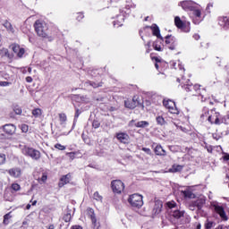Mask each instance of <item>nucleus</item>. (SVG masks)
<instances>
[{
    "label": "nucleus",
    "instance_id": "obj_1",
    "mask_svg": "<svg viewBox=\"0 0 229 229\" xmlns=\"http://www.w3.org/2000/svg\"><path fill=\"white\" fill-rule=\"evenodd\" d=\"M186 92H191V96H201V89H200V85L199 84H190L189 83V80L185 81V79H183V77L181 80Z\"/></svg>",
    "mask_w": 229,
    "mask_h": 229
},
{
    "label": "nucleus",
    "instance_id": "obj_2",
    "mask_svg": "<svg viewBox=\"0 0 229 229\" xmlns=\"http://www.w3.org/2000/svg\"><path fill=\"white\" fill-rule=\"evenodd\" d=\"M34 28H35V31L38 35V37L47 38V30H49V27H47V24L45 21H42L40 20L36 21V22L34 24Z\"/></svg>",
    "mask_w": 229,
    "mask_h": 229
},
{
    "label": "nucleus",
    "instance_id": "obj_3",
    "mask_svg": "<svg viewBox=\"0 0 229 229\" xmlns=\"http://www.w3.org/2000/svg\"><path fill=\"white\" fill-rule=\"evenodd\" d=\"M128 203L134 208H140L144 205V200L142 199V195L134 193L131 195L128 199Z\"/></svg>",
    "mask_w": 229,
    "mask_h": 229
},
{
    "label": "nucleus",
    "instance_id": "obj_4",
    "mask_svg": "<svg viewBox=\"0 0 229 229\" xmlns=\"http://www.w3.org/2000/svg\"><path fill=\"white\" fill-rule=\"evenodd\" d=\"M21 152L25 157H30L33 160H39L40 159V151L33 148H29L27 146H24L21 148Z\"/></svg>",
    "mask_w": 229,
    "mask_h": 229
},
{
    "label": "nucleus",
    "instance_id": "obj_5",
    "mask_svg": "<svg viewBox=\"0 0 229 229\" xmlns=\"http://www.w3.org/2000/svg\"><path fill=\"white\" fill-rule=\"evenodd\" d=\"M208 123L210 124H223L225 123V118L221 116V114L216 112L214 109L210 110V114L208 116Z\"/></svg>",
    "mask_w": 229,
    "mask_h": 229
},
{
    "label": "nucleus",
    "instance_id": "obj_6",
    "mask_svg": "<svg viewBox=\"0 0 229 229\" xmlns=\"http://www.w3.org/2000/svg\"><path fill=\"white\" fill-rule=\"evenodd\" d=\"M211 208H213L216 214H218L223 221H228V216H226V212L225 211V208H223V206H220L217 202H213L211 203Z\"/></svg>",
    "mask_w": 229,
    "mask_h": 229
},
{
    "label": "nucleus",
    "instance_id": "obj_7",
    "mask_svg": "<svg viewBox=\"0 0 229 229\" xmlns=\"http://www.w3.org/2000/svg\"><path fill=\"white\" fill-rule=\"evenodd\" d=\"M174 24L178 30L184 31V33H189V31H191V22H183L179 16L174 18Z\"/></svg>",
    "mask_w": 229,
    "mask_h": 229
},
{
    "label": "nucleus",
    "instance_id": "obj_8",
    "mask_svg": "<svg viewBox=\"0 0 229 229\" xmlns=\"http://www.w3.org/2000/svg\"><path fill=\"white\" fill-rule=\"evenodd\" d=\"M111 188L114 194H121L124 191V182L121 180H114L111 182Z\"/></svg>",
    "mask_w": 229,
    "mask_h": 229
},
{
    "label": "nucleus",
    "instance_id": "obj_9",
    "mask_svg": "<svg viewBox=\"0 0 229 229\" xmlns=\"http://www.w3.org/2000/svg\"><path fill=\"white\" fill-rule=\"evenodd\" d=\"M165 43L166 47H168V49L171 51H174V49H176V46H178V40L176 38H174V36L172 35H167L165 38Z\"/></svg>",
    "mask_w": 229,
    "mask_h": 229
},
{
    "label": "nucleus",
    "instance_id": "obj_10",
    "mask_svg": "<svg viewBox=\"0 0 229 229\" xmlns=\"http://www.w3.org/2000/svg\"><path fill=\"white\" fill-rule=\"evenodd\" d=\"M179 6H182L186 12H192L198 6V4L192 0H184L180 2Z\"/></svg>",
    "mask_w": 229,
    "mask_h": 229
},
{
    "label": "nucleus",
    "instance_id": "obj_11",
    "mask_svg": "<svg viewBox=\"0 0 229 229\" xmlns=\"http://www.w3.org/2000/svg\"><path fill=\"white\" fill-rule=\"evenodd\" d=\"M87 214L89 219H91L93 229H99L101 225H99V222H98V219L96 218V213H94V209L91 208H88Z\"/></svg>",
    "mask_w": 229,
    "mask_h": 229
},
{
    "label": "nucleus",
    "instance_id": "obj_12",
    "mask_svg": "<svg viewBox=\"0 0 229 229\" xmlns=\"http://www.w3.org/2000/svg\"><path fill=\"white\" fill-rule=\"evenodd\" d=\"M164 106L167 108V110L170 112V114H180V111H178V108L176 107V104L173 100H164L163 101Z\"/></svg>",
    "mask_w": 229,
    "mask_h": 229
},
{
    "label": "nucleus",
    "instance_id": "obj_13",
    "mask_svg": "<svg viewBox=\"0 0 229 229\" xmlns=\"http://www.w3.org/2000/svg\"><path fill=\"white\" fill-rule=\"evenodd\" d=\"M191 17L195 24H199V22L203 21V17H201V9L197 6L191 11Z\"/></svg>",
    "mask_w": 229,
    "mask_h": 229
},
{
    "label": "nucleus",
    "instance_id": "obj_14",
    "mask_svg": "<svg viewBox=\"0 0 229 229\" xmlns=\"http://www.w3.org/2000/svg\"><path fill=\"white\" fill-rule=\"evenodd\" d=\"M217 21L218 26H220L224 31H229V16H219Z\"/></svg>",
    "mask_w": 229,
    "mask_h": 229
},
{
    "label": "nucleus",
    "instance_id": "obj_15",
    "mask_svg": "<svg viewBox=\"0 0 229 229\" xmlns=\"http://www.w3.org/2000/svg\"><path fill=\"white\" fill-rule=\"evenodd\" d=\"M115 138L121 144H130V135L126 132H116Z\"/></svg>",
    "mask_w": 229,
    "mask_h": 229
},
{
    "label": "nucleus",
    "instance_id": "obj_16",
    "mask_svg": "<svg viewBox=\"0 0 229 229\" xmlns=\"http://www.w3.org/2000/svg\"><path fill=\"white\" fill-rule=\"evenodd\" d=\"M11 47L13 53H15V55H17L19 58H22L25 53L24 48H21V46H19L18 44H13Z\"/></svg>",
    "mask_w": 229,
    "mask_h": 229
},
{
    "label": "nucleus",
    "instance_id": "obj_17",
    "mask_svg": "<svg viewBox=\"0 0 229 229\" xmlns=\"http://www.w3.org/2000/svg\"><path fill=\"white\" fill-rule=\"evenodd\" d=\"M8 174H10L13 178H21V174L22 172L20 167L11 168L7 171Z\"/></svg>",
    "mask_w": 229,
    "mask_h": 229
},
{
    "label": "nucleus",
    "instance_id": "obj_18",
    "mask_svg": "<svg viewBox=\"0 0 229 229\" xmlns=\"http://www.w3.org/2000/svg\"><path fill=\"white\" fill-rule=\"evenodd\" d=\"M3 130L7 135H13L15 133V130H17V127L12 123H7L3 126Z\"/></svg>",
    "mask_w": 229,
    "mask_h": 229
},
{
    "label": "nucleus",
    "instance_id": "obj_19",
    "mask_svg": "<svg viewBox=\"0 0 229 229\" xmlns=\"http://www.w3.org/2000/svg\"><path fill=\"white\" fill-rule=\"evenodd\" d=\"M169 214L171 217H174V219H182L183 216H185V211H180L179 209H174L169 211Z\"/></svg>",
    "mask_w": 229,
    "mask_h": 229
},
{
    "label": "nucleus",
    "instance_id": "obj_20",
    "mask_svg": "<svg viewBox=\"0 0 229 229\" xmlns=\"http://www.w3.org/2000/svg\"><path fill=\"white\" fill-rule=\"evenodd\" d=\"M150 29L152 30V33H153L154 37L160 38V40H162V42H164V38L162 37V35H160V28H158V25L152 24Z\"/></svg>",
    "mask_w": 229,
    "mask_h": 229
},
{
    "label": "nucleus",
    "instance_id": "obj_21",
    "mask_svg": "<svg viewBox=\"0 0 229 229\" xmlns=\"http://www.w3.org/2000/svg\"><path fill=\"white\" fill-rule=\"evenodd\" d=\"M162 207H164V205L162 204V201L156 200L155 206L153 208V214H155V216L160 214L162 212Z\"/></svg>",
    "mask_w": 229,
    "mask_h": 229
},
{
    "label": "nucleus",
    "instance_id": "obj_22",
    "mask_svg": "<svg viewBox=\"0 0 229 229\" xmlns=\"http://www.w3.org/2000/svg\"><path fill=\"white\" fill-rule=\"evenodd\" d=\"M179 192H181V196H182V198H194V193H192V191L189 190V188H185L184 190H179Z\"/></svg>",
    "mask_w": 229,
    "mask_h": 229
},
{
    "label": "nucleus",
    "instance_id": "obj_23",
    "mask_svg": "<svg viewBox=\"0 0 229 229\" xmlns=\"http://www.w3.org/2000/svg\"><path fill=\"white\" fill-rule=\"evenodd\" d=\"M70 182H71V174H68L66 175H64L60 179L58 185L60 188H62V187H64V185H67V183H69Z\"/></svg>",
    "mask_w": 229,
    "mask_h": 229
},
{
    "label": "nucleus",
    "instance_id": "obj_24",
    "mask_svg": "<svg viewBox=\"0 0 229 229\" xmlns=\"http://www.w3.org/2000/svg\"><path fill=\"white\" fill-rule=\"evenodd\" d=\"M154 152L157 157H165L166 152L165 150L162 148V145H157L156 148H154Z\"/></svg>",
    "mask_w": 229,
    "mask_h": 229
},
{
    "label": "nucleus",
    "instance_id": "obj_25",
    "mask_svg": "<svg viewBox=\"0 0 229 229\" xmlns=\"http://www.w3.org/2000/svg\"><path fill=\"white\" fill-rule=\"evenodd\" d=\"M3 26L6 29V30L8 31V33H15V29L13 28V26L12 25V23L8 21H5L3 24Z\"/></svg>",
    "mask_w": 229,
    "mask_h": 229
},
{
    "label": "nucleus",
    "instance_id": "obj_26",
    "mask_svg": "<svg viewBox=\"0 0 229 229\" xmlns=\"http://www.w3.org/2000/svg\"><path fill=\"white\" fill-rule=\"evenodd\" d=\"M208 117H210V110L205 107L200 114V119H202V121H208Z\"/></svg>",
    "mask_w": 229,
    "mask_h": 229
},
{
    "label": "nucleus",
    "instance_id": "obj_27",
    "mask_svg": "<svg viewBox=\"0 0 229 229\" xmlns=\"http://www.w3.org/2000/svg\"><path fill=\"white\" fill-rule=\"evenodd\" d=\"M86 87H92L93 89H98V87H103V82H95L92 81H88L85 82Z\"/></svg>",
    "mask_w": 229,
    "mask_h": 229
},
{
    "label": "nucleus",
    "instance_id": "obj_28",
    "mask_svg": "<svg viewBox=\"0 0 229 229\" xmlns=\"http://www.w3.org/2000/svg\"><path fill=\"white\" fill-rule=\"evenodd\" d=\"M183 166L180 165H174L170 169V173H180V171H182Z\"/></svg>",
    "mask_w": 229,
    "mask_h": 229
},
{
    "label": "nucleus",
    "instance_id": "obj_29",
    "mask_svg": "<svg viewBox=\"0 0 229 229\" xmlns=\"http://www.w3.org/2000/svg\"><path fill=\"white\" fill-rule=\"evenodd\" d=\"M195 207H197L198 210H201V208H203V205H205V199H197L194 202Z\"/></svg>",
    "mask_w": 229,
    "mask_h": 229
},
{
    "label": "nucleus",
    "instance_id": "obj_30",
    "mask_svg": "<svg viewBox=\"0 0 229 229\" xmlns=\"http://www.w3.org/2000/svg\"><path fill=\"white\" fill-rule=\"evenodd\" d=\"M124 105L126 108H131V110H133V108L137 106L135 102H133L132 100H125Z\"/></svg>",
    "mask_w": 229,
    "mask_h": 229
},
{
    "label": "nucleus",
    "instance_id": "obj_31",
    "mask_svg": "<svg viewBox=\"0 0 229 229\" xmlns=\"http://www.w3.org/2000/svg\"><path fill=\"white\" fill-rule=\"evenodd\" d=\"M166 207L168 208V210H170L169 212H171V210H176V202L174 200L168 201Z\"/></svg>",
    "mask_w": 229,
    "mask_h": 229
},
{
    "label": "nucleus",
    "instance_id": "obj_32",
    "mask_svg": "<svg viewBox=\"0 0 229 229\" xmlns=\"http://www.w3.org/2000/svg\"><path fill=\"white\" fill-rule=\"evenodd\" d=\"M136 128H148V126H149V123L146 122V121H140V122H137L135 123Z\"/></svg>",
    "mask_w": 229,
    "mask_h": 229
},
{
    "label": "nucleus",
    "instance_id": "obj_33",
    "mask_svg": "<svg viewBox=\"0 0 229 229\" xmlns=\"http://www.w3.org/2000/svg\"><path fill=\"white\" fill-rule=\"evenodd\" d=\"M161 43H159L158 41H156L153 43V48L155 49V51H164V47H162V45H160Z\"/></svg>",
    "mask_w": 229,
    "mask_h": 229
},
{
    "label": "nucleus",
    "instance_id": "obj_34",
    "mask_svg": "<svg viewBox=\"0 0 229 229\" xmlns=\"http://www.w3.org/2000/svg\"><path fill=\"white\" fill-rule=\"evenodd\" d=\"M156 121L159 126H164V124H166L165 119H164L162 116H157Z\"/></svg>",
    "mask_w": 229,
    "mask_h": 229
},
{
    "label": "nucleus",
    "instance_id": "obj_35",
    "mask_svg": "<svg viewBox=\"0 0 229 229\" xmlns=\"http://www.w3.org/2000/svg\"><path fill=\"white\" fill-rule=\"evenodd\" d=\"M32 115H34V117H40L42 115V109L36 108L32 110Z\"/></svg>",
    "mask_w": 229,
    "mask_h": 229
},
{
    "label": "nucleus",
    "instance_id": "obj_36",
    "mask_svg": "<svg viewBox=\"0 0 229 229\" xmlns=\"http://www.w3.org/2000/svg\"><path fill=\"white\" fill-rule=\"evenodd\" d=\"M215 225H216V223H214L213 221H208V219H207V222L205 224L206 229H212L214 228Z\"/></svg>",
    "mask_w": 229,
    "mask_h": 229
},
{
    "label": "nucleus",
    "instance_id": "obj_37",
    "mask_svg": "<svg viewBox=\"0 0 229 229\" xmlns=\"http://www.w3.org/2000/svg\"><path fill=\"white\" fill-rule=\"evenodd\" d=\"M93 199H96V201H103V196H101L98 191L93 194Z\"/></svg>",
    "mask_w": 229,
    "mask_h": 229
},
{
    "label": "nucleus",
    "instance_id": "obj_38",
    "mask_svg": "<svg viewBox=\"0 0 229 229\" xmlns=\"http://www.w3.org/2000/svg\"><path fill=\"white\" fill-rule=\"evenodd\" d=\"M13 112L16 114V115H21V114H22V109L19 106H14Z\"/></svg>",
    "mask_w": 229,
    "mask_h": 229
},
{
    "label": "nucleus",
    "instance_id": "obj_39",
    "mask_svg": "<svg viewBox=\"0 0 229 229\" xmlns=\"http://www.w3.org/2000/svg\"><path fill=\"white\" fill-rule=\"evenodd\" d=\"M11 189L14 191V192H18V191L21 190V185L19 183H13Z\"/></svg>",
    "mask_w": 229,
    "mask_h": 229
},
{
    "label": "nucleus",
    "instance_id": "obj_40",
    "mask_svg": "<svg viewBox=\"0 0 229 229\" xmlns=\"http://www.w3.org/2000/svg\"><path fill=\"white\" fill-rule=\"evenodd\" d=\"M12 218V216H10V213H7L4 216V225H8V221Z\"/></svg>",
    "mask_w": 229,
    "mask_h": 229
},
{
    "label": "nucleus",
    "instance_id": "obj_41",
    "mask_svg": "<svg viewBox=\"0 0 229 229\" xmlns=\"http://www.w3.org/2000/svg\"><path fill=\"white\" fill-rule=\"evenodd\" d=\"M39 183H46L47 182V174H43L41 178L38 179Z\"/></svg>",
    "mask_w": 229,
    "mask_h": 229
},
{
    "label": "nucleus",
    "instance_id": "obj_42",
    "mask_svg": "<svg viewBox=\"0 0 229 229\" xmlns=\"http://www.w3.org/2000/svg\"><path fill=\"white\" fill-rule=\"evenodd\" d=\"M6 163V155L0 154V165H3Z\"/></svg>",
    "mask_w": 229,
    "mask_h": 229
},
{
    "label": "nucleus",
    "instance_id": "obj_43",
    "mask_svg": "<svg viewBox=\"0 0 229 229\" xmlns=\"http://www.w3.org/2000/svg\"><path fill=\"white\" fill-rule=\"evenodd\" d=\"M55 149H59V151H64V149H65V146H64L60 143L55 144Z\"/></svg>",
    "mask_w": 229,
    "mask_h": 229
},
{
    "label": "nucleus",
    "instance_id": "obj_44",
    "mask_svg": "<svg viewBox=\"0 0 229 229\" xmlns=\"http://www.w3.org/2000/svg\"><path fill=\"white\" fill-rule=\"evenodd\" d=\"M59 119H60L61 123H65V121H67V115H65V114H60Z\"/></svg>",
    "mask_w": 229,
    "mask_h": 229
},
{
    "label": "nucleus",
    "instance_id": "obj_45",
    "mask_svg": "<svg viewBox=\"0 0 229 229\" xmlns=\"http://www.w3.org/2000/svg\"><path fill=\"white\" fill-rule=\"evenodd\" d=\"M92 126H93V128H95V130H97V128H99V126H101V123H99V122L98 120H95L92 123Z\"/></svg>",
    "mask_w": 229,
    "mask_h": 229
},
{
    "label": "nucleus",
    "instance_id": "obj_46",
    "mask_svg": "<svg viewBox=\"0 0 229 229\" xmlns=\"http://www.w3.org/2000/svg\"><path fill=\"white\" fill-rule=\"evenodd\" d=\"M64 221H65V223H69V221H71V214L70 213H67L66 215H64Z\"/></svg>",
    "mask_w": 229,
    "mask_h": 229
},
{
    "label": "nucleus",
    "instance_id": "obj_47",
    "mask_svg": "<svg viewBox=\"0 0 229 229\" xmlns=\"http://www.w3.org/2000/svg\"><path fill=\"white\" fill-rule=\"evenodd\" d=\"M131 101H133V103L136 104V106H138V105H140V102L139 101V97L134 96L131 99Z\"/></svg>",
    "mask_w": 229,
    "mask_h": 229
},
{
    "label": "nucleus",
    "instance_id": "obj_48",
    "mask_svg": "<svg viewBox=\"0 0 229 229\" xmlns=\"http://www.w3.org/2000/svg\"><path fill=\"white\" fill-rule=\"evenodd\" d=\"M21 131H23V133H27V131L29 130V127L27 124H21Z\"/></svg>",
    "mask_w": 229,
    "mask_h": 229
},
{
    "label": "nucleus",
    "instance_id": "obj_49",
    "mask_svg": "<svg viewBox=\"0 0 229 229\" xmlns=\"http://www.w3.org/2000/svg\"><path fill=\"white\" fill-rule=\"evenodd\" d=\"M141 151H144L145 153H147V155H151V149L150 148H142Z\"/></svg>",
    "mask_w": 229,
    "mask_h": 229
},
{
    "label": "nucleus",
    "instance_id": "obj_50",
    "mask_svg": "<svg viewBox=\"0 0 229 229\" xmlns=\"http://www.w3.org/2000/svg\"><path fill=\"white\" fill-rule=\"evenodd\" d=\"M85 16L83 15V13H77V21H81V19H83Z\"/></svg>",
    "mask_w": 229,
    "mask_h": 229
},
{
    "label": "nucleus",
    "instance_id": "obj_51",
    "mask_svg": "<svg viewBox=\"0 0 229 229\" xmlns=\"http://www.w3.org/2000/svg\"><path fill=\"white\" fill-rule=\"evenodd\" d=\"M206 149H207V151H208V153H212V151H213V148H212V146H210V145H206Z\"/></svg>",
    "mask_w": 229,
    "mask_h": 229
},
{
    "label": "nucleus",
    "instance_id": "obj_52",
    "mask_svg": "<svg viewBox=\"0 0 229 229\" xmlns=\"http://www.w3.org/2000/svg\"><path fill=\"white\" fill-rule=\"evenodd\" d=\"M67 155L70 157L72 160H74L76 154L74 152H69Z\"/></svg>",
    "mask_w": 229,
    "mask_h": 229
},
{
    "label": "nucleus",
    "instance_id": "obj_53",
    "mask_svg": "<svg viewBox=\"0 0 229 229\" xmlns=\"http://www.w3.org/2000/svg\"><path fill=\"white\" fill-rule=\"evenodd\" d=\"M80 114H81V112H80V109H76V112H75V119H78L80 117Z\"/></svg>",
    "mask_w": 229,
    "mask_h": 229
},
{
    "label": "nucleus",
    "instance_id": "obj_54",
    "mask_svg": "<svg viewBox=\"0 0 229 229\" xmlns=\"http://www.w3.org/2000/svg\"><path fill=\"white\" fill-rule=\"evenodd\" d=\"M26 81H27V83H31V81H33V78L28 76V77H26Z\"/></svg>",
    "mask_w": 229,
    "mask_h": 229
},
{
    "label": "nucleus",
    "instance_id": "obj_55",
    "mask_svg": "<svg viewBox=\"0 0 229 229\" xmlns=\"http://www.w3.org/2000/svg\"><path fill=\"white\" fill-rule=\"evenodd\" d=\"M1 85H2L3 87H8V85H10V82H8V81H2V82H1Z\"/></svg>",
    "mask_w": 229,
    "mask_h": 229
},
{
    "label": "nucleus",
    "instance_id": "obj_56",
    "mask_svg": "<svg viewBox=\"0 0 229 229\" xmlns=\"http://www.w3.org/2000/svg\"><path fill=\"white\" fill-rule=\"evenodd\" d=\"M193 38H194L195 40H199L200 37H199V34H194V35H193Z\"/></svg>",
    "mask_w": 229,
    "mask_h": 229
},
{
    "label": "nucleus",
    "instance_id": "obj_57",
    "mask_svg": "<svg viewBox=\"0 0 229 229\" xmlns=\"http://www.w3.org/2000/svg\"><path fill=\"white\" fill-rule=\"evenodd\" d=\"M72 229H83L81 225H73Z\"/></svg>",
    "mask_w": 229,
    "mask_h": 229
},
{
    "label": "nucleus",
    "instance_id": "obj_58",
    "mask_svg": "<svg viewBox=\"0 0 229 229\" xmlns=\"http://www.w3.org/2000/svg\"><path fill=\"white\" fill-rule=\"evenodd\" d=\"M196 207V205H194V202L192 205H190V210H194V208Z\"/></svg>",
    "mask_w": 229,
    "mask_h": 229
},
{
    "label": "nucleus",
    "instance_id": "obj_59",
    "mask_svg": "<svg viewBox=\"0 0 229 229\" xmlns=\"http://www.w3.org/2000/svg\"><path fill=\"white\" fill-rule=\"evenodd\" d=\"M180 71H182V72H185V68H183L181 64H179Z\"/></svg>",
    "mask_w": 229,
    "mask_h": 229
},
{
    "label": "nucleus",
    "instance_id": "obj_60",
    "mask_svg": "<svg viewBox=\"0 0 229 229\" xmlns=\"http://www.w3.org/2000/svg\"><path fill=\"white\" fill-rule=\"evenodd\" d=\"M175 148H176V147H174V146H170V147H169V149H170V151H174Z\"/></svg>",
    "mask_w": 229,
    "mask_h": 229
},
{
    "label": "nucleus",
    "instance_id": "obj_61",
    "mask_svg": "<svg viewBox=\"0 0 229 229\" xmlns=\"http://www.w3.org/2000/svg\"><path fill=\"white\" fill-rule=\"evenodd\" d=\"M213 139H215V140H219V138L216 134H213Z\"/></svg>",
    "mask_w": 229,
    "mask_h": 229
},
{
    "label": "nucleus",
    "instance_id": "obj_62",
    "mask_svg": "<svg viewBox=\"0 0 229 229\" xmlns=\"http://www.w3.org/2000/svg\"><path fill=\"white\" fill-rule=\"evenodd\" d=\"M26 208H27V210H30V208H31V205H30V204H28V205L26 206Z\"/></svg>",
    "mask_w": 229,
    "mask_h": 229
},
{
    "label": "nucleus",
    "instance_id": "obj_63",
    "mask_svg": "<svg viewBox=\"0 0 229 229\" xmlns=\"http://www.w3.org/2000/svg\"><path fill=\"white\" fill-rule=\"evenodd\" d=\"M196 229H201V224H198Z\"/></svg>",
    "mask_w": 229,
    "mask_h": 229
},
{
    "label": "nucleus",
    "instance_id": "obj_64",
    "mask_svg": "<svg viewBox=\"0 0 229 229\" xmlns=\"http://www.w3.org/2000/svg\"><path fill=\"white\" fill-rule=\"evenodd\" d=\"M48 229H55V225H49Z\"/></svg>",
    "mask_w": 229,
    "mask_h": 229
}]
</instances>
